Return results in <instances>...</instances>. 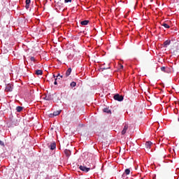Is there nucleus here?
<instances>
[{
	"mask_svg": "<svg viewBox=\"0 0 179 179\" xmlns=\"http://www.w3.org/2000/svg\"><path fill=\"white\" fill-rule=\"evenodd\" d=\"M89 20L81 21L80 24H82V26H87V24H89Z\"/></svg>",
	"mask_w": 179,
	"mask_h": 179,
	"instance_id": "nucleus-10",
	"label": "nucleus"
},
{
	"mask_svg": "<svg viewBox=\"0 0 179 179\" xmlns=\"http://www.w3.org/2000/svg\"><path fill=\"white\" fill-rule=\"evenodd\" d=\"M161 71H162V72H166V67H165V66L161 67Z\"/></svg>",
	"mask_w": 179,
	"mask_h": 179,
	"instance_id": "nucleus-20",
	"label": "nucleus"
},
{
	"mask_svg": "<svg viewBox=\"0 0 179 179\" xmlns=\"http://www.w3.org/2000/svg\"><path fill=\"white\" fill-rule=\"evenodd\" d=\"M44 99L45 100L50 101V100H51V95L45 96Z\"/></svg>",
	"mask_w": 179,
	"mask_h": 179,
	"instance_id": "nucleus-16",
	"label": "nucleus"
},
{
	"mask_svg": "<svg viewBox=\"0 0 179 179\" xmlns=\"http://www.w3.org/2000/svg\"><path fill=\"white\" fill-rule=\"evenodd\" d=\"M101 69H102V71H104V69H108L102 68Z\"/></svg>",
	"mask_w": 179,
	"mask_h": 179,
	"instance_id": "nucleus-29",
	"label": "nucleus"
},
{
	"mask_svg": "<svg viewBox=\"0 0 179 179\" xmlns=\"http://www.w3.org/2000/svg\"><path fill=\"white\" fill-rule=\"evenodd\" d=\"M170 43H171V41L166 40L165 42H164V47L167 48V46L170 45Z\"/></svg>",
	"mask_w": 179,
	"mask_h": 179,
	"instance_id": "nucleus-7",
	"label": "nucleus"
},
{
	"mask_svg": "<svg viewBox=\"0 0 179 179\" xmlns=\"http://www.w3.org/2000/svg\"><path fill=\"white\" fill-rule=\"evenodd\" d=\"M30 60L32 61V62L36 61V59H34V57H31Z\"/></svg>",
	"mask_w": 179,
	"mask_h": 179,
	"instance_id": "nucleus-24",
	"label": "nucleus"
},
{
	"mask_svg": "<svg viewBox=\"0 0 179 179\" xmlns=\"http://www.w3.org/2000/svg\"><path fill=\"white\" fill-rule=\"evenodd\" d=\"M71 72H72V69L69 68L67 69V71H66L64 78H68V76H69V75H71Z\"/></svg>",
	"mask_w": 179,
	"mask_h": 179,
	"instance_id": "nucleus-6",
	"label": "nucleus"
},
{
	"mask_svg": "<svg viewBox=\"0 0 179 179\" xmlns=\"http://www.w3.org/2000/svg\"><path fill=\"white\" fill-rule=\"evenodd\" d=\"M56 76H55V75H53V78H55Z\"/></svg>",
	"mask_w": 179,
	"mask_h": 179,
	"instance_id": "nucleus-33",
	"label": "nucleus"
},
{
	"mask_svg": "<svg viewBox=\"0 0 179 179\" xmlns=\"http://www.w3.org/2000/svg\"><path fill=\"white\" fill-rule=\"evenodd\" d=\"M26 5H30V2L31 1L30 0H26Z\"/></svg>",
	"mask_w": 179,
	"mask_h": 179,
	"instance_id": "nucleus-23",
	"label": "nucleus"
},
{
	"mask_svg": "<svg viewBox=\"0 0 179 179\" xmlns=\"http://www.w3.org/2000/svg\"><path fill=\"white\" fill-rule=\"evenodd\" d=\"M103 112L107 113V114H110L111 113V110L106 108L103 109Z\"/></svg>",
	"mask_w": 179,
	"mask_h": 179,
	"instance_id": "nucleus-17",
	"label": "nucleus"
},
{
	"mask_svg": "<svg viewBox=\"0 0 179 179\" xmlns=\"http://www.w3.org/2000/svg\"><path fill=\"white\" fill-rule=\"evenodd\" d=\"M152 145H153V143H152V142H150V141H147V142L145 143V148H146L147 149H150V146H152Z\"/></svg>",
	"mask_w": 179,
	"mask_h": 179,
	"instance_id": "nucleus-8",
	"label": "nucleus"
},
{
	"mask_svg": "<svg viewBox=\"0 0 179 179\" xmlns=\"http://www.w3.org/2000/svg\"><path fill=\"white\" fill-rule=\"evenodd\" d=\"M61 74L58 73L57 76H56V78L60 77Z\"/></svg>",
	"mask_w": 179,
	"mask_h": 179,
	"instance_id": "nucleus-27",
	"label": "nucleus"
},
{
	"mask_svg": "<svg viewBox=\"0 0 179 179\" xmlns=\"http://www.w3.org/2000/svg\"><path fill=\"white\" fill-rule=\"evenodd\" d=\"M93 166H94V167H95V166L94 165V164H92V167H93Z\"/></svg>",
	"mask_w": 179,
	"mask_h": 179,
	"instance_id": "nucleus-34",
	"label": "nucleus"
},
{
	"mask_svg": "<svg viewBox=\"0 0 179 179\" xmlns=\"http://www.w3.org/2000/svg\"><path fill=\"white\" fill-rule=\"evenodd\" d=\"M162 26H163L164 27H165V29H170V25H169V24L167 23H162Z\"/></svg>",
	"mask_w": 179,
	"mask_h": 179,
	"instance_id": "nucleus-13",
	"label": "nucleus"
},
{
	"mask_svg": "<svg viewBox=\"0 0 179 179\" xmlns=\"http://www.w3.org/2000/svg\"><path fill=\"white\" fill-rule=\"evenodd\" d=\"M13 90V84H8L6 87V92H12Z\"/></svg>",
	"mask_w": 179,
	"mask_h": 179,
	"instance_id": "nucleus-4",
	"label": "nucleus"
},
{
	"mask_svg": "<svg viewBox=\"0 0 179 179\" xmlns=\"http://www.w3.org/2000/svg\"><path fill=\"white\" fill-rule=\"evenodd\" d=\"M129 173H131V171L129 170V169H125V174L127 175V176H128L129 174Z\"/></svg>",
	"mask_w": 179,
	"mask_h": 179,
	"instance_id": "nucleus-19",
	"label": "nucleus"
},
{
	"mask_svg": "<svg viewBox=\"0 0 179 179\" xmlns=\"http://www.w3.org/2000/svg\"><path fill=\"white\" fill-rule=\"evenodd\" d=\"M29 6H30V4H26L25 5L26 9H29Z\"/></svg>",
	"mask_w": 179,
	"mask_h": 179,
	"instance_id": "nucleus-26",
	"label": "nucleus"
},
{
	"mask_svg": "<svg viewBox=\"0 0 179 179\" xmlns=\"http://www.w3.org/2000/svg\"><path fill=\"white\" fill-rule=\"evenodd\" d=\"M64 155H66V157H69V156H71V150H65Z\"/></svg>",
	"mask_w": 179,
	"mask_h": 179,
	"instance_id": "nucleus-12",
	"label": "nucleus"
},
{
	"mask_svg": "<svg viewBox=\"0 0 179 179\" xmlns=\"http://www.w3.org/2000/svg\"><path fill=\"white\" fill-rule=\"evenodd\" d=\"M65 3H68V2H72V0H64Z\"/></svg>",
	"mask_w": 179,
	"mask_h": 179,
	"instance_id": "nucleus-25",
	"label": "nucleus"
},
{
	"mask_svg": "<svg viewBox=\"0 0 179 179\" xmlns=\"http://www.w3.org/2000/svg\"><path fill=\"white\" fill-rule=\"evenodd\" d=\"M57 80H58V78L55 79L54 85H58V82H57Z\"/></svg>",
	"mask_w": 179,
	"mask_h": 179,
	"instance_id": "nucleus-22",
	"label": "nucleus"
},
{
	"mask_svg": "<svg viewBox=\"0 0 179 179\" xmlns=\"http://www.w3.org/2000/svg\"><path fill=\"white\" fill-rule=\"evenodd\" d=\"M56 6L57 8H64V3H62L61 1H59L56 3Z\"/></svg>",
	"mask_w": 179,
	"mask_h": 179,
	"instance_id": "nucleus-9",
	"label": "nucleus"
},
{
	"mask_svg": "<svg viewBox=\"0 0 179 179\" xmlns=\"http://www.w3.org/2000/svg\"><path fill=\"white\" fill-rule=\"evenodd\" d=\"M71 87H75L76 86V82H71L70 84Z\"/></svg>",
	"mask_w": 179,
	"mask_h": 179,
	"instance_id": "nucleus-18",
	"label": "nucleus"
},
{
	"mask_svg": "<svg viewBox=\"0 0 179 179\" xmlns=\"http://www.w3.org/2000/svg\"><path fill=\"white\" fill-rule=\"evenodd\" d=\"M0 146H5V143H3V141L0 140Z\"/></svg>",
	"mask_w": 179,
	"mask_h": 179,
	"instance_id": "nucleus-21",
	"label": "nucleus"
},
{
	"mask_svg": "<svg viewBox=\"0 0 179 179\" xmlns=\"http://www.w3.org/2000/svg\"><path fill=\"white\" fill-rule=\"evenodd\" d=\"M59 114H61V110L55 111L53 113H50L49 117L53 118V117H57V115H59Z\"/></svg>",
	"mask_w": 179,
	"mask_h": 179,
	"instance_id": "nucleus-3",
	"label": "nucleus"
},
{
	"mask_svg": "<svg viewBox=\"0 0 179 179\" xmlns=\"http://www.w3.org/2000/svg\"><path fill=\"white\" fill-rule=\"evenodd\" d=\"M61 79H62V78H64V76H60Z\"/></svg>",
	"mask_w": 179,
	"mask_h": 179,
	"instance_id": "nucleus-30",
	"label": "nucleus"
},
{
	"mask_svg": "<svg viewBox=\"0 0 179 179\" xmlns=\"http://www.w3.org/2000/svg\"><path fill=\"white\" fill-rule=\"evenodd\" d=\"M87 163L90 164V162H87ZM79 169L81 171H84V173H89L90 170H93V169H94V166L92 167V165L89 164L88 167H86L85 165H80Z\"/></svg>",
	"mask_w": 179,
	"mask_h": 179,
	"instance_id": "nucleus-1",
	"label": "nucleus"
},
{
	"mask_svg": "<svg viewBox=\"0 0 179 179\" xmlns=\"http://www.w3.org/2000/svg\"><path fill=\"white\" fill-rule=\"evenodd\" d=\"M120 68L122 69V68H124V66H122V64H120Z\"/></svg>",
	"mask_w": 179,
	"mask_h": 179,
	"instance_id": "nucleus-28",
	"label": "nucleus"
},
{
	"mask_svg": "<svg viewBox=\"0 0 179 179\" xmlns=\"http://www.w3.org/2000/svg\"><path fill=\"white\" fill-rule=\"evenodd\" d=\"M36 75H43V70H36L35 71Z\"/></svg>",
	"mask_w": 179,
	"mask_h": 179,
	"instance_id": "nucleus-14",
	"label": "nucleus"
},
{
	"mask_svg": "<svg viewBox=\"0 0 179 179\" xmlns=\"http://www.w3.org/2000/svg\"><path fill=\"white\" fill-rule=\"evenodd\" d=\"M129 126L128 124H124L123 130L122 131V135H125L127 134V131H128Z\"/></svg>",
	"mask_w": 179,
	"mask_h": 179,
	"instance_id": "nucleus-5",
	"label": "nucleus"
},
{
	"mask_svg": "<svg viewBox=\"0 0 179 179\" xmlns=\"http://www.w3.org/2000/svg\"><path fill=\"white\" fill-rule=\"evenodd\" d=\"M58 79H59V80L61 79V77H59V78L57 77V80H58Z\"/></svg>",
	"mask_w": 179,
	"mask_h": 179,
	"instance_id": "nucleus-31",
	"label": "nucleus"
},
{
	"mask_svg": "<svg viewBox=\"0 0 179 179\" xmlns=\"http://www.w3.org/2000/svg\"><path fill=\"white\" fill-rule=\"evenodd\" d=\"M55 148H57V144L55 143V142L52 143L50 144V150H54V149H55Z\"/></svg>",
	"mask_w": 179,
	"mask_h": 179,
	"instance_id": "nucleus-11",
	"label": "nucleus"
},
{
	"mask_svg": "<svg viewBox=\"0 0 179 179\" xmlns=\"http://www.w3.org/2000/svg\"><path fill=\"white\" fill-rule=\"evenodd\" d=\"M22 110H23V107H22V106H17L16 107V111L17 113H20V111H22Z\"/></svg>",
	"mask_w": 179,
	"mask_h": 179,
	"instance_id": "nucleus-15",
	"label": "nucleus"
},
{
	"mask_svg": "<svg viewBox=\"0 0 179 179\" xmlns=\"http://www.w3.org/2000/svg\"><path fill=\"white\" fill-rule=\"evenodd\" d=\"M113 99H115V100H117V101H122V100H124V96H122V95H120V94H116L113 96Z\"/></svg>",
	"mask_w": 179,
	"mask_h": 179,
	"instance_id": "nucleus-2",
	"label": "nucleus"
},
{
	"mask_svg": "<svg viewBox=\"0 0 179 179\" xmlns=\"http://www.w3.org/2000/svg\"><path fill=\"white\" fill-rule=\"evenodd\" d=\"M105 69H106V67H104ZM108 69H110V67L107 68Z\"/></svg>",
	"mask_w": 179,
	"mask_h": 179,
	"instance_id": "nucleus-32",
	"label": "nucleus"
}]
</instances>
